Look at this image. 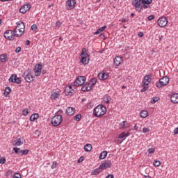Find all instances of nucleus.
Masks as SVG:
<instances>
[{
	"mask_svg": "<svg viewBox=\"0 0 178 178\" xmlns=\"http://www.w3.org/2000/svg\"><path fill=\"white\" fill-rule=\"evenodd\" d=\"M31 30H32L33 31H35V30H37V25H36V24H33V25L31 26Z\"/></svg>",
	"mask_w": 178,
	"mask_h": 178,
	"instance_id": "nucleus-50",
	"label": "nucleus"
},
{
	"mask_svg": "<svg viewBox=\"0 0 178 178\" xmlns=\"http://www.w3.org/2000/svg\"><path fill=\"white\" fill-rule=\"evenodd\" d=\"M74 112H76V110L73 107H67L66 109V114L68 116H72V115H74Z\"/></svg>",
	"mask_w": 178,
	"mask_h": 178,
	"instance_id": "nucleus-20",
	"label": "nucleus"
},
{
	"mask_svg": "<svg viewBox=\"0 0 178 178\" xmlns=\"http://www.w3.org/2000/svg\"><path fill=\"white\" fill-rule=\"evenodd\" d=\"M129 136H130V132L124 131L119 135L118 138H126Z\"/></svg>",
	"mask_w": 178,
	"mask_h": 178,
	"instance_id": "nucleus-22",
	"label": "nucleus"
},
{
	"mask_svg": "<svg viewBox=\"0 0 178 178\" xmlns=\"http://www.w3.org/2000/svg\"><path fill=\"white\" fill-rule=\"evenodd\" d=\"M9 81L11 83H15L16 84H20L22 83V78L18 77L16 74H13L9 79Z\"/></svg>",
	"mask_w": 178,
	"mask_h": 178,
	"instance_id": "nucleus-11",
	"label": "nucleus"
},
{
	"mask_svg": "<svg viewBox=\"0 0 178 178\" xmlns=\"http://www.w3.org/2000/svg\"><path fill=\"white\" fill-rule=\"evenodd\" d=\"M153 165L154 166L158 167L161 165V161L154 160V161L153 162Z\"/></svg>",
	"mask_w": 178,
	"mask_h": 178,
	"instance_id": "nucleus-39",
	"label": "nucleus"
},
{
	"mask_svg": "<svg viewBox=\"0 0 178 178\" xmlns=\"http://www.w3.org/2000/svg\"><path fill=\"white\" fill-rule=\"evenodd\" d=\"M10 91H12L10 87H6L3 92L4 96L8 97V95L10 94Z\"/></svg>",
	"mask_w": 178,
	"mask_h": 178,
	"instance_id": "nucleus-31",
	"label": "nucleus"
},
{
	"mask_svg": "<svg viewBox=\"0 0 178 178\" xmlns=\"http://www.w3.org/2000/svg\"><path fill=\"white\" fill-rule=\"evenodd\" d=\"M82 91L86 92V91H90L91 90V83H85L82 88H81Z\"/></svg>",
	"mask_w": 178,
	"mask_h": 178,
	"instance_id": "nucleus-21",
	"label": "nucleus"
},
{
	"mask_svg": "<svg viewBox=\"0 0 178 178\" xmlns=\"http://www.w3.org/2000/svg\"><path fill=\"white\" fill-rule=\"evenodd\" d=\"M24 33V30L17 29V32L15 33V37H20Z\"/></svg>",
	"mask_w": 178,
	"mask_h": 178,
	"instance_id": "nucleus-32",
	"label": "nucleus"
},
{
	"mask_svg": "<svg viewBox=\"0 0 178 178\" xmlns=\"http://www.w3.org/2000/svg\"><path fill=\"white\" fill-rule=\"evenodd\" d=\"M106 104H109V98L108 97L106 98Z\"/></svg>",
	"mask_w": 178,
	"mask_h": 178,
	"instance_id": "nucleus-60",
	"label": "nucleus"
},
{
	"mask_svg": "<svg viewBox=\"0 0 178 178\" xmlns=\"http://www.w3.org/2000/svg\"><path fill=\"white\" fill-rule=\"evenodd\" d=\"M156 40H159V41H162V38H161L160 35H157V39Z\"/></svg>",
	"mask_w": 178,
	"mask_h": 178,
	"instance_id": "nucleus-59",
	"label": "nucleus"
},
{
	"mask_svg": "<svg viewBox=\"0 0 178 178\" xmlns=\"http://www.w3.org/2000/svg\"><path fill=\"white\" fill-rule=\"evenodd\" d=\"M106 178H113V175H108L106 177Z\"/></svg>",
	"mask_w": 178,
	"mask_h": 178,
	"instance_id": "nucleus-56",
	"label": "nucleus"
},
{
	"mask_svg": "<svg viewBox=\"0 0 178 178\" xmlns=\"http://www.w3.org/2000/svg\"><path fill=\"white\" fill-rule=\"evenodd\" d=\"M81 63H83V65L88 64V62L90 60V58H88V57L90 56L87 53V49H86V48L82 49V51L81 53Z\"/></svg>",
	"mask_w": 178,
	"mask_h": 178,
	"instance_id": "nucleus-5",
	"label": "nucleus"
},
{
	"mask_svg": "<svg viewBox=\"0 0 178 178\" xmlns=\"http://www.w3.org/2000/svg\"><path fill=\"white\" fill-rule=\"evenodd\" d=\"M8 56H6V54H1L0 55V60L3 63L5 62H6V59H7Z\"/></svg>",
	"mask_w": 178,
	"mask_h": 178,
	"instance_id": "nucleus-33",
	"label": "nucleus"
},
{
	"mask_svg": "<svg viewBox=\"0 0 178 178\" xmlns=\"http://www.w3.org/2000/svg\"><path fill=\"white\" fill-rule=\"evenodd\" d=\"M15 144L13 145H16L17 147H19L22 145H23V142L22 141V139L20 138H17L16 140H14Z\"/></svg>",
	"mask_w": 178,
	"mask_h": 178,
	"instance_id": "nucleus-26",
	"label": "nucleus"
},
{
	"mask_svg": "<svg viewBox=\"0 0 178 178\" xmlns=\"http://www.w3.org/2000/svg\"><path fill=\"white\" fill-rule=\"evenodd\" d=\"M21 51H22V47H17V48L15 49V52H16V54L20 53Z\"/></svg>",
	"mask_w": 178,
	"mask_h": 178,
	"instance_id": "nucleus-48",
	"label": "nucleus"
},
{
	"mask_svg": "<svg viewBox=\"0 0 178 178\" xmlns=\"http://www.w3.org/2000/svg\"><path fill=\"white\" fill-rule=\"evenodd\" d=\"M40 115L38 113H34L32 114L31 116L30 117V120L31 122H34V120H37Z\"/></svg>",
	"mask_w": 178,
	"mask_h": 178,
	"instance_id": "nucleus-25",
	"label": "nucleus"
},
{
	"mask_svg": "<svg viewBox=\"0 0 178 178\" xmlns=\"http://www.w3.org/2000/svg\"><path fill=\"white\" fill-rule=\"evenodd\" d=\"M19 153L22 154V155H27L29 154V149L20 150Z\"/></svg>",
	"mask_w": 178,
	"mask_h": 178,
	"instance_id": "nucleus-40",
	"label": "nucleus"
},
{
	"mask_svg": "<svg viewBox=\"0 0 178 178\" xmlns=\"http://www.w3.org/2000/svg\"><path fill=\"white\" fill-rule=\"evenodd\" d=\"M74 120H75L76 122H80V120H81V114L76 115L74 118Z\"/></svg>",
	"mask_w": 178,
	"mask_h": 178,
	"instance_id": "nucleus-34",
	"label": "nucleus"
},
{
	"mask_svg": "<svg viewBox=\"0 0 178 178\" xmlns=\"http://www.w3.org/2000/svg\"><path fill=\"white\" fill-rule=\"evenodd\" d=\"M98 77L99 79V80H106V79H108V77H109V74H108L107 72H100L98 74Z\"/></svg>",
	"mask_w": 178,
	"mask_h": 178,
	"instance_id": "nucleus-18",
	"label": "nucleus"
},
{
	"mask_svg": "<svg viewBox=\"0 0 178 178\" xmlns=\"http://www.w3.org/2000/svg\"><path fill=\"white\" fill-rule=\"evenodd\" d=\"M113 62H114L115 66H119L120 65V63H122V62H123V59L122 58V57L120 56H116L113 59Z\"/></svg>",
	"mask_w": 178,
	"mask_h": 178,
	"instance_id": "nucleus-17",
	"label": "nucleus"
},
{
	"mask_svg": "<svg viewBox=\"0 0 178 178\" xmlns=\"http://www.w3.org/2000/svg\"><path fill=\"white\" fill-rule=\"evenodd\" d=\"M152 3V0H134L132 4L136 8L137 12H141L143 9L151 8L149 5Z\"/></svg>",
	"mask_w": 178,
	"mask_h": 178,
	"instance_id": "nucleus-1",
	"label": "nucleus"
},
{
	"mask_svg": "<svg viewBox=\"0 0 178 178\" xmlns=\"http://www.w3.org/2000/svg\"><path fill=\"white\" fill-rule=\"evenodd\" d=\"M151 81H152V76L151 74H148L144 76V79L142 81L143 88L140 90V92H145V91L148 90V86Z\"/></svg>",
	"mask_w": 178,
	"mask_h": 178,
	"instance_id": "nucleus-4",
	"label": "nucleus"
},
{
	"mask_svg": "<svg viewBox=\"0 0 178 178\" xmlns=\"http://www.w3.org/2000/svg\"><path fill=\"white\" fill-rule=\"evenodd\" d=\"M3 35L6 40H9V41H13V40H15V37H16V33L15 30H6L4 32Z\"/></svg>",
	"mask_w": 178,
	"mask_h": 178,
	"instance_id": "nucleus-7",
	"label": "nucleus"
},
{
	"mask_svg": "<svg viewBox=\"0 0 178 178\" xmlns=\"http://www.w3.org/2000/svg\"><path fill=\"white\" fill-rule=\"evenodd\" d=\"M106 113V107L102 104L98 105L93 110V115L95 118H101Z\"/></svg>",
	"mask_w": 178,
	"mask_h": 178,
	"instance_id": "nucleus-3",
	"label": "nucleus"
},
{
	"mask_svg": "<svg viewBox=\"0 0 178 178\" xmlns=\"http://www.w3.org/2000/svg\"><path fill=\"white\" fill-rule=\"evenodd\" d=\"M60 113H63V111L59 110L57 113H56V115L51 118V123L54 127L59 126V124L62 123V120H63Z\"/></svg>",
	"mask_w": 178,
	"mask_h": 178,
	"instance_id": "nucleus-2",
	"label": "nucleus"
},
{
	"mask_svg": "<svg viewBox=\"0 0 178 178\" xmlns=\"http://www.w3.org/2000/svg\"><path fill=\"white\" fill-rule=\"evenodd\" d=\"M65 92L66 95H70V94L72 93V85H69L68 87H67L65 89Z\"/></svg>",
	"mask_w": 178,
	"mask_h": 178,
	"instance_id": "nucleus-24",
	"label": "nucleus"
},
{
	"mask_svg": "<svg viewBox=\"0 0 178 178\" xmlns=\"http://www.w3.org/2000/svg\"><path fill=\"white\" fill-rule=\"evenodd\" d=\"M13 151H15V154H20V148L14 147Z\"/></svg>",
	"mask_w": 178,
	"mask_h": 178,
	"instance_id": "nucleus-44",
	"label": "nucleus"
},
{
	"mask_svg": "<svg viewBox=\"0 0 178 178\" xmlns=\"http://www.w3.org/2000/svg\"><path fill=\"white\" fill-rule=\"evenodd\" d=\"M24 23H23V22L19 21L18 22H17V26L16 28L14 29V33H17V30H24Z\"/></svg>",
	"mask_w": 178,
	"mask_h": 178,
	"instance_id": "nucleus-16",
	"label": "nucleus"
},
{
	"mask_svg": "<svg viewBox=\"0 0 178 178\" xmlns=\"http://www.w3.org/2000/svg\"><path fill=\"white\" fill-rule=\"evenodd\" d=\"M22 77H24L26 83H31V81H33V76L29 72V71H25L22 75Z\"/></svg>",
	"mask_w": 178,
	"mask_h": 178,
	"instance_id": "nucleus-10",
	"label": "nucleus"
},
{
	"mask_svg": "<svg viewBox=\"0 0 178 178\" xmlns=\"http://www.w3.org/2000/svg\"><path fill=\"white\" fill-rule=\"evenodd\" d=\"M75 6H76L75 0H68L66 3V7L68 10H72V9H74Z\"/></svg>",
	"mask_w": 178,
	"mask_h": 178,
	"instance_id": "nucleus-13",
	"label": "nucleus"
},
{
	"mask_svg": "<svg viewBox=\"0 0 178 178\" xmlns=\"http://www.w3.org/2000/svg\"><path fill=\"white\" fill-rule=\"evenodd\" d=\"M101 172H102V168H100V167H99L98 168H96L92 172V175H99Z\"/></svg>",
	"mask_w": 178,
	"mask_h": 178,
	"instance_id": "nucleus-28",
	"label": "nucleus"
},
{
	"mask_svg": "<svg viewBox=\"0 0 178 178\" xmlns=\"http://www.w3.org/2000/svg\"><path fill=\"white\" fill-rule=\"evenodd\" d=\"M154 19H155V16L154 15L147 17V20H149V22H151V20H154Z\"/></svg>",
	"mask_w": 178,
	"mask_h": 178,
	"instance_id": "nucleus-43",
	"label": "nucleus"
},
{
	"mask_svg": "<svg viewBox=\"0 0 178 178\" xmlns=\"http://www.w3.org/2000/svg\"><path fill=\"white\" fill-rule=\"evenodd\" d=\"M101 32L99 31V30L97 29L96 32H95L94 35H97L98 34H100Z\"/></svg>",
	"mask_w": 178,
	"mask_h": 178,
	"instance_id": "nucleus-58",
	"label": "nucleus"
},
{
	"mask_svg": "<svg viewBox=\"0 0 178 178\" xmlns=\"http://www.w3.org/2000/svg\"><path fill=\"white\" fill-rule=\"evenodd\" d=\"M26 45H30V40L26 41Z\"/></svg>",
	"mask_w": 178,
	"mask_h": 178,
	"instance_id": "nucleus-61",
	"label": "nucleus"
},
{
	"mask_svg": "<svg viewBox=\"0 0 178 178\" xmlns=\"http://www.w3.org/2000/svg\"><path fill=\"white\" fill-rule=\"evenodd\" d=\"M109 168H112V161H105L100 165L102 169H109Z\"/></svg>",
	"mask_w": 178,
	"mask_h": 178,
	"instance_id": "nucleus-14",
	"label": "nucleus"
},
{
	"mask_svg": "<svg viewBox=\"0 0 178 178\" xmlns=\"http://www.w3.org/2000/svg\"><path fill=\"white\" fill-rule=\"evenodd\" d=\"M120 22H122V23H127V20L126 19H124V18H122L120 19Z\"/></svg>",
	"mask_w": 178,
	"mask_h": 178,
	"instance_id": "nucleus-54",
	"label": "nucleus"
},
{
	"mask_svg": "<svg viewBox=\"0 0 178 178\" xmlns=\"http://www.w3.org/2000/svg\"><path fill=\"white\" fill-rule=\"evenodd\" d=\"M56 168H58V162L53 161V163L51 166V169H56Z\"/></svg>",
	"mask_w": 178,
	"mask_h": 178,
	"instance_id": "nucleus-37",
	"label": "nucleus"
},
{
	"mask_svg": "<svg viewBox=\"0 0 178 178\" xmlns=\"http://www.w3.org/2000/svg\"><path fill=\"white\" fill-rule=\"evenodd\" d=\"M22 115L24 116H27V115H29V109L26 108L24 110L22 111Z\"/></svg>",
	"mask_w": 178,
	"mask_h": 178,
	"instance_id": "nucleus-41",
	"label": "nucleus"
},
{
	"mask_svg": "<svg viewBox=\"0 0 178 178\" xmlns=\"http://www.w3.org/2000/svg\"><path fill=\"white\" fill-rule=\"evenodd\" d=\"M170 101L172 104H178V93L172 94L170 97Z\"/></svg>",
	"mask_w": 178,
	"mask_h": 178,
	"instance_id": "nucleus-19",
	"label": "nucleus"
},
{
	"mask_svg": "<svg viewBox=\"0 0 178 178\" xmlns=\"http://www.w3.org/2000/svg\"><path fill=\"white\" fill-rule=\"evenodd\" d=\"M21 176L19 174H15L13 177V178H20Z\"/></svg>",
	"mask_w": 178,
	"mask_h": 178,
	"instance_id": "nucleus-52",
	"label": "nucleus"
},
{
	"mask_svg": "<svg viewBox=\"0 0 178 178\" xmlns=\"http://www.w3.org/2000/svg\"><path fill=\"white\" fill-rule=\"evenodd\" d=\"M147 152L149 154H154V152H155V149L152 147L149 148Z\"/></svg>",
	"mask_w": 178,
	"mask_h": 178,
	"instance_id": "nucleus-42",
	"label": "nucleus"
},
{
	"mask_svg": "<svg viewBox=\"0 0 178 178\" xmlns=\"http://www.w3.org/2000/svg\"><path fill=\"white\" fill-rule=\"evenodd\" d=\"M105 29H106V26L104 25V26L99 28V29H97L100 33H102V31H104L105 30Z\"/></svg>",
	"mask_w": 178,
	"mask_h": 178,
	"instance_id": "nucleus-46",
	"label": "nucleus"
},
{
	"mask_svg": "<svg viewBox=\"0 0 178 178\" xmlns=\"http://www.w3.org/2000/svg\"><path fill=\"white\" fill-rule=\"evenodd\" d=\"M5 162H6L5 157H1L0 159V163H1V165H3V163H5Z\"/></svg>",
	"mask_w": 178,
	"mask_h": 178,
	"instance_id": "nucleus-45",
	"label": "nucleus"
},
{
	"mask_svg": "<svg viewBox=\"0 0 178 178\" xmlns=\"http://www.w3.org/2000/svg\"><path fill=\"white\" fill-rule=\"evenodd\" d=\"M145 178H151V177L149 175H146L145 176Z\"/></svg>",
	"mask_w": 178,
	"mask_h": 178,
	"instance_id": "nucleus-63",
	"label": "nucleus"
},
{
	"mask_svg": "<svg viewBox=\"0 0 178 178\" xmlns=\"http://www.w3.org/2000/svg\"><path fill=\"white\" fill-rule=\"evenodd\" d=\"M168 84H169V77L163 76L156 83V87L162 88V87H165V86H168Z\"/></svg>",
	"mask_w": 178,
	"mask_h": 178,
	"instance_id": "nucleus-6",
	"label": "nucleus"
},
{
	"mask_svg": "<svg viewBox=\"0 0 178 178\" xmlns=\"http://www.w3.org/2000/svg\"><path fill=\"white\" fill-rule=\"evenodd\" d=\"M157 24L159 27H165L168 24V18L166 17H160L157 20Z\"/></svg>",
	"mask_w": 178,
	"mask_h": 178,
	"instance_id": "nucleus-9",
	"label": "nucleus"
},
{
	"mask_svg": "<svg viewBox=\"0 0 178 178\" xmlns=\"http://www.w3.org/2000/svg\"><path fill=\"white\" fill-rule=\"evenodd\" d=\"M158 101H159V97H156L152 98V99L151 100V102L152 104H156V102H158Z\"/></svg>",
	"mask_w": 178,
	"mask_h": 178,
	"instance_id": "nucleus-38",
	"label": "nucleus"
},
{
	"mask_svg": "<svg viewBox=\"0 0 178 178\" xmlns=\"http://www.w3.org/2000/svg\"><path fill=\"white\" fill-rule=\"evenodd\" d=\"M134 129H135V130H138V126L135 125V126H134Z\"/></svg>",
	"mask_w": 178,
	"mask_h": 178,
	"instance_id": "nucleus-62",
	"label": "nucleus"
},
{
	"mask_svg": "<svg viewBox=\"0 0 178 178\" xmlns=\"http://www.w3.org/2000/svg\"><path fill=\"white\" fill-rule=\"evenodd\" d=\"M84 83H86V76H78L75 79L74 85L76 87H80L81 86H83V84H84Z\"/></svg>",
	"mask_w": 178,
	"mask_h": 178,
	"instance_id": "nucleus-8",
	"label": "nucleus"
},
{
	"mask_svg": "<svg viewBox=\"0 0 178 178\" xmlns=\"http://www.w3.org/2000/svg\"><path fill=\"white\" fill-rule=\"evenodd\" d=\"M143 133H149V129L146 128V127L143 128Z\"/></svg>",
	"mask_w": 178,
	"mask_h": 178,
	"instance_id": "nucleus-49",
	"label": "nucleus"
},
{
	"mask_svg": "<svg viewBox=\"0 0 178 178\" xmlns=\"http://www.w3.org/2000/svg\"><path fill=\"white\" fill-rule=\"evenodd\" d=\"M41 70H42V65L41 64H36L34 68L35 76H41Z\"/></svg>",
	"mask_w": 178,
	"mask_h": 178,
	"instance_id": "nucleus-12",
	"label": "nucleus"
},
{
	"mask_svg": "<svg viewBox=\"0 0 178 178\" xmlns=\"http://www.w3.org/2000/svg\"><path fill=\"white\" fill-rule=\"evenodd\" d=\"M56 27H60L62 26V23H60V22H56Z\"/></svg>",
	"mask_w": 178,
	"mask_h": 178,
	"instance_id": "nucleus-51",
	"label": "nucleus"
},
{
	"mask_svg": "<svg viewBox=\"0 0 178 178\" xmlns=\"http://www.w3.org/2000/svg\"><path fill=\"white\" fill-rule=\"evenodd\" d=\"M95 84H97V79L93 78L90 80L91 88L92 87V86H95Z\"/></svg>",
	"mask_w": 178,
	"mask_h": 178,
	"instance_id": "nucleus-36",
	"label": "nucleus"
},
{
	"mask_svg": "<svg viewBox=\"0 0 178 178\" xmlns=\"http://www.w3.org/2000/svg\"><path fill=\"white\" fill-rule=\"evenodd\" d=\"M99 36H100V37H104V34H102V33L100 34Z\"/></svg>",
	"mask_w": 178,
	"mask_h": 178,
	"instance_id": "nucleus-64",
	"label": "nucleus"
},
{
	"mask_svg": "<svg viewBox=\"0 0 178 178\" xmlns=\"http://www.w3.org/2000/svg\"><path fill=\"white\" fill-rule=\"evenodd\" d=\"M108 155V152L106 151H103L100 154H99V159H105L106 158V156Z\"/></svg>",
	"mask_w": 178,
	"mask_h": 178,
	"instance_id": "nucleus-29",
	"label": "nucleus"
},
{
	"mask_svg": "<svg viewBox=\"0 0 178 178\" xmlns=\"http://www.w3.org/2000/svg\"><path fill=\"white\" fill-rule=\"evenodd\" d=\"M31 8V6H30V4H24L20 8L19 12L20 13L24 15V13H26L28 10H30Z\"/></svg>",
	"mask_w": 178,
	"mask_h": 178,
	"instance_id": "nucleus-15",
	"label": "nucleus"
},
{
	"mask_svg": "<svg viewBox=\"0 0 178 178\" xmlns=\"http://www.w3.org/2000/svg\"><path fill=\"white\" fill-rule=\"evenodd\" d=\"M138 37H144V33L143 32H140L138 34Z\"/></svg>",
	"mask_w": 178,
	"mask_h": 178,
	"instance_id": "nucleus-55",
	"label": "nucleus"
},
{
	"mask_svg": "<svg viewBox=\"0 0 178 178\" xmlns=\"http://www.w3.org/2000/svg\"><path fill=\"white\" fill-rule=\"evenodd\" d=\"M83 161H84V156H81L78 161H77V163H81V162H83Z\"/></svg>",
	"mask_w": 178,
	"mask_h": 178,
	"instance_id": "nucleus-47",
	"label": "nucleus"
},
{
	"mask_svg": "<svg viewBox=\"0 0 178 178\" xmlns=\"http://www.w3.org/2000/svg\"><path fill=\"white\" fill-rule=\"evenodd\" d=\"M121 129H127L129 127V122L127 121H123L120 124Z\"/></svg>",
	"mask_w": 178,
	"mask_h": 178,
	"instance_id": "nucleus-23",
	"label": "nucleus"
},
{
	"mask_svg": "<svg viewBox=\"0 0 178 178\" xmlns=\"http://www.w3.org/2000/svg\"><path fill=\"white\" fill-rule=\"evenodd\" d=\"M140 118H143V119H145V118H147L148 116V111H142L140 113Z\"/></svg>",
	"mask_w": 178,
	"mask_h": 178,
	"instance_id": "nucleus-30",
	"label": "nucleus"
},
{
	"mask_svg": "<svg viewBox=\"0 0 178 178\" xmlns=\"http://www.w3.org/2000/svg\"><path fill=\"white\" fill-rule=\"evenodd\" d=\"M58 97H59V95L57 92H54L51 95V99H56V98H58Z\"/></svg>",
	"mask_w": 178,
	"mask_h": 178,
	"instance_id": "nucleus-35",
	"label": "nucleus"
},
{
	"mask_svg": "<svg viewBox=\"0 0 178 178\" xmlns=\"http://www.w3.org/2000/svg\"><path fill=\"white\" fill-rule=\"evenodd\" d=\"M174 134H178V127L175 128L173 131Z\"/></svg>",
	"mask_w": 178,
	"mask_h": 178,
	"instance_id": "nucleus-53",
	"label": "nucleus"
},
{
	"mask_svg": "<svg viewBox=\"0 0 178 178\" xmlns=\"http://www.w3.org/2000/svg\"><path fill=\"white\" fill-rule=\"evenodd\" d=\"M101 32L99 31V30L97 29L96 32H95L94 35H97L98 34H100Z\"/></svg>",
	"mask_w": 178,
	"mask_h": 178,
	"instance_id": "nucleus-57",
	"label": "nucleus"
},
{
	"mask_svg": "<svg viewBox=\"0 0 178 178\" xmlns=\"http://www.w3.org/2000/svg\"><path fill=\"white\" fill-rule=\"evenodd\" d=\"M91 149H92V146L91 145V144H86L84 146V151H86V152H90Z\"/></svg>",
	"mask_w": 178,
	"mask_h": 178,
	"instance_id": "nucleus-27",
	"label": "nucleus"
}]
</instances>
